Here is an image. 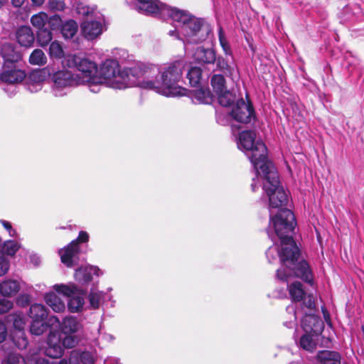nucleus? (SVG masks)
I'll list each match as a JSON object with an SVG mask.
<instances>
[{
    "label": "nucleus",
    "instance_id": "nucleus-1",
    "mask_svg": "<svg viewBox=\"0 0 364 364\" xmlns=\"http://www.w3.org/2000/svg\"><path fill=\"white\" fill-rule=\"evenodd\" d=\"M184 68L185 63L183 60L161 66L141 65L139 86L153 90L166 97L185 95L186 90L178 85Z\"/></svg>",
    "mask_w": 364,
    "mask_h": 364
},
{
    "label": "nucleus",
    "instance_id": "nucleus-2",
    "mask_svg": "<svg viewBox=\"0 0 364 364\" xmlns=\"http://www.w3.org/2000/svg\"><path fill=\"white\" fill-rule=\"evenodd\" d=\"M295 226V217L290 210L282 211L279 215L272 220V228L280 240L281 251L275 245L270 247L267 251V257L269 262H274L279 257L286 267L288 262L293 263L299 257V249L291 235Z\"/></svg>",
    "mask_w": 364,
    "mask_h": 364
},
{
    "label": "nucleus",
    "instance_id": "nucleus-3",
    "mask_svg": "<svg viewBox=\"0 0 364 364\" xmlns=\"http://www.w3.org/2000/svg\"><path fill=\"white\" fill-rule=\"evenodd\" d=\"M141 65L131 68L122 69L119 62L114 59H107L98 68L95 76V89L105 85L114 89H124L139 84Z\"/></svg>",
    "mask_w": 364,
    "mask_h": 364
},
{
    "label": "nucleus",
    "instance_id": "nucleus-4",
    "mask_svg": "<svg viewBox=\"0 0 364 364\" xmlns=\"http://www.w3.org/2000/svg\"><path fill=\"white\" fill-rule=\"evenodd\" d=\"M258 183H262V188L269 198V207L271 215L273 209H279L274 217L270 218L269 229L272 226V220L280 215L282 211L288 210L283 208L287 203V195L284 188L280 186L277 171L272 164H267L261 166V171L256 173V178H253L251 184L252 191H256Z\"/></svg>",
    "mask_w": 364,
    "mask_h": 364
},
{
    "label": "nucleus",
    "instance_id": "nucleus-5",
    "mask_svg": "<svg viewBox=\"0 0 364 364\" xmlns=\"http://www.w3.org/2000/svg\"><path fill=\"white\" fill-rule=\"evenodd\" d=\"M128 4H133L139 12L145 14H159L161 18L172 21L176 29L170 31L168 34L174 36L178 32L183 24L190 19L188 13L171 8L157 0H127Z\"/></svg>",
    "mask_w": 364,
    "mask_h": 364
},
{
    "label": "nucleus",
    "instance_id": "nucleus-6",
    "mask_svg": "<svg viewBox=\"0 0 364 364\" xmlns=\"http://www.w3.org/2000/svg\"><path fill=\"white\" fill-rule=\"evenodd\" d=\"M237 147L242 150L250 159L256 173L261 171V166L267 164H272L267 159V149L260 139H257L256 134L253 131H243L239 134Z\"/></svg>",
    "mask_w": 364,
    "mask_h": 364
},
{
    "label": "nucleus",
    "instance_id": "nucleus-7",
    "mask_svg": "<svg viewBox=\"0 0 364 364\" xmlns=\"http://www.w3.org/2000/svg\"><path fill=\"white\" fill-rule=\"evenodd\" d=\"M67 65L69 67L75 66L78 72L76 79L79 84H86L91 92L97 93L99 89H95V76L97 75L98 67L95 62L86 58H79L76 55L67 57Z\"/></svg>",
    "mask_w": 364,
    "mask_h": 364
},
{
    "label": "nucleus",
    "instance_id": "nucleus-8",
    "mask_svg": "<svg viewBox=\"0 0 364 364\" xmlns=\"http://www.w3.org/2000/svg\"><path fill=\"white\" fill-rule=\"evenodd\" d=\"M63 338L58 331H51L47 340L46 354L52 358H58L63 354V348H73L77 343V338L71 334H65Z\"/></svg>",
    "mask_w": 364,
    "mask_h": 364
},
{
    "label": "nucleus",
    "instance_id": "nucleus-9",
    "mask_svg": "<svg viewBox=\"0 0 364 364\" xmlns=\"http://www.w3.org/2000/svg\"><path fill=\"white\" fill-rule=\"evenodd\" d=\"M53 289L68 298V308L71 313H78L83 310L85 293L75 284H55L53 286Z\"/></svg>",
    "mask_w": 364,
    "mask_h": 364
},
{
    "label": "nucleus",
    "instance_id": "nucleus-10",
    "mask_svg": "<svg viewBox=\"0 0 364 364\" xmlns=\"http://www.w3.org/2000/svg\"><path fill=\"white\" fill-rule=\"evenodd\" d=\"M201 21L191 16L190 19L183 24L176 37L183 40L184 43H198L205 38L201 31Z\"/></svg>",
    "mask_w": 364,
    "mask_h": 364
},
{
    "label": "nucleus",
    "instance_id": "nucleus-11",
    "mask_svg": "<svg viewBox=\"0 0 364 364\" xmlns=\"http://www.w3.org/2000/svg\"><path fill=\"white\" fill-rule=\"evenodd\" d=\"M50 77L53 82L51 90L56 97L65 95L67 89L79 84L76 77L68 70H58L51 73Z\"/></svg>",
    "mask_w": 364,
    "mask_h": 364
},
{
    "label": "nucleus",
    "instance_id": "nucleus-12",
    "mask_svg": "<svg viewBox=\"0 0 364 364\" xmlns=\"http://www.w3.org/2000/svg\"><path fill=\"white\" fill-rule=\"evenodd\" d=\"M81 33L88 41L100 37L107 30L105 20L102 13H96L95 17L85 19L80 25Z\"/></svg>",
    "mask_w": 364,
    "mask_h": 364
},
{
    "label": "nucleus",
    "instance_id": "nucleus-13",
    "mask_svg": "<svg viewBox=\"0 0 364 364\" xmlns=\"http://www.w3.org/2000/svg\"><path fill=\"white\" fill-rule=\"evenodd\" d=\"M296 258H298V257ZM296 260L297 259H296L293 263L288 262V265L286 266V267L279 269L277 272V278L280 280L287 281L289 277L294 274L297 277H300L304 281L310 282L312 277L309 264L304 260L296 264L295 262Z\"/></svg>",
    "mask_w": 364,
    "mask_h": 364
},
{
    "label": "nucleus",
    "instance_id": "nucleus-14",
    "mask_svg": "<svg viewBox=\"0 0 364 364\" xmlns=\"http://www.w3.org/2000/svg\"><path fill=\"white\" fill-rule=\"evenodd\" d=\"M51 76V68L48 66L36 69L29 73L26 78V86L31 92L41 90L43 83Z\"/></svg>",
    "mask_w": 364,
    "mask_h": 364
},
{
    "label": "nucleus",
    "instance_id": "nucleus-15",
    "mask_svg": "<svg viewBox=\"0 0 364 364\" xmlns=\"http://www.w3.org/2000/svg\"><path fill=\"white\" fill-rule=\"evenodd\" d=\"M231 117L237 122L247 124L254 119L253 107L250 103H246L242 99L238 100L231 111Z\"/></svg>",
    "mask_w": 364,
    "mask_h": 364
},
{
    "label": "nucleus",
    "instance_id": "nucleus-16",
    "mask_svg": "<svg viewBox=\"0 0 364 364\" xmlns=\"http://www.w3.org/2000/svg\"><path fill=\"white\" fill-rule=\"evenodd\" d=\"M301 327L307 333L318 335L322 332L324 324L318 316L309 314L302 318Z\"/></svg>",
    "mask_w": 364,
    "mask_h": 364
},
{
    "label": "nucleus",
    "instance_id": "nucleus-17",
    "mask_svg": "<svg viewBox=\"0 0 364 364\" xmlns=\"http://www.w3.org/2000/svg\"><path fill=\"white\" fill-rule=\"evenodd\" d=\"M26 77L25 73L16 68L13 65H5L0 75L2 82L8 84H16L22 82Z\"/></svg>",
    "mask_w": 364,
    "mask_h": 364
},
{
    "label": "nucleus",
    "instance_id": "nucleus-18",
    "mask_svg": "<svg viewBox=\"0 0 364 364\" xmlns=\"http://www.w3.org/2000/svg\"><path fill=\"white\" fill-rule=\"evenodd\" d=\"M79 252L77 240H73L67 247L59 250L61 262L68 267L75 264V258Z\"/></svg>",
    "mask_w": 364,
    "mask_h": 364
},
{
    "label": "nucleus",
    "instance_id": "nucleus-19",
    "mask_svg": "<svg viewBox=\"0 0 364 364\" xmlns=\"http://www.w3.org/2000/svg\"><path fill=\"white\" fill-rule=\"evenodd\" d=\"M101 270L95 266H85L76 269L75 279L82 284H87L92 279V275L99 276L102 274Z\"/></svg>",
    "mask_w": 364,
    "mask_h": 364
},
{
    "label": "nucleus",
    "instance_id": "nucleus-20",
    "mask_svg": "<svg viewBox=\"0 0 364 364\" xmlns=\"http://www.w3.org/2000/svg\"><path fill=\"white\" fill-rule=\"evenodd\" d=\"M189 96L194 103L210 104L213 101V95L210 90L205 87H200L189 92Z\"/></svg>",
    "mask_w": 364,
    "mask_h": 364
},
{
    "label": "nucleus",
    "instance_id": "nucleus-21",
    "mask_svg": "<svg viewBox=\"0 0 364 364\" xmlns=\"http://www.w3.org/2000/svg\"><path fill=\"white\" fill-rule=\"evenodd\" d=\"M193 58L198 63L212 64L216 60V53L213 49L198 47L194 53Z\"/></svg>",
    "mask_w": 364,
    "mask_h": 364
},
{
    "label": "nucleus",
    "instance_id": "nucleus-22",
    "mask_svg": "<svg viewBox=\"0 0 364 364\" xmlns=\"http://www.w3.org/2000/svg\"><path fill=\"white\" fill-rule=\"evenodd\" d=\"M20 288L19 281L6 279L0 283V294L6 297H12L19 291Z\"/></svg>",
    "mask_w": 364,
    "mask_h": 364
},
{
    "label": "nucleus",
    "instance_id": "nucleus-23",
    "mask_svg": "<svg viewBox=\"0 0 364 364\" xmlns=\"http://www.w3.org/2000/svg\"><path fill=\"white\" fill-rule=\"evenodd\" d=\"M60 328L64 334H73L82 328V324L74 316H66L63 318Z\"/></svg>",
    "mask_w": 364,
    "mask_h": 364
},
{
    "label": "nucleus",
    "instance_id": "nucleus-24",
    "mask_svg": "<svg viewBox=\"0 0 364 364\" xmlns=\"http://www.w3.org/2000/svg\"><path fill=\"white\" fill-rule=\"evenodd\" d=\"M16 39L18 43L25 47H29L34 41L33 33L28 26H21L16 31Z\"/></svg>",
    "mask_w": 364,
    "mask_h": 364
},
{
    "label": "nucleus",
    "instance_id": "nucleus-25",
    "mask_svg": "<svg viewBox=\"0 0 364 364\" xmlns=\"http://www.w3.org/2000/svg\"><path fill=\"white\" fill-rule=\"evenodd\" d=\"M1 55L5 60V65H13L21 59V53L15 50L10 44H5L1 48Z\"/></svg>",
    "mask_w": 364,
    "mask_h": 364
},
{
    "label": "nucleus",
    "instance_id": "nucleus-26",
    "mask_svg": "<svg viewBox=\"0 0 364 364\" xmlns=\"http://www.w3.org/2000/svg\"><path fill=\"white\" fill-rule=\"evenodd\" d=\"M46 304L56 313L63 312L65 309L64 301L54 292H50L45 295Z\"/></svg>",
    "mask_w": 364,
    "mask_h": 364
},
{
    "label": "nucleus",
    "instance_id": "nucleus-27",
    "mask_svg": "<svg viewBox=\"0 0 364 364\" xmlns=\"http://www.w3.org/2000/svg\"><path fill=\"white\" fill-rule=\"evenodd\" d=\"M317 357L321 364H341L340 355L334 351L323 350Z\"/></svg>",
    "mask_w": 364,
    "mask_h": 364
},
{
    "label": "nucleus",
    "instance_id": "nucleus-28",
    "mask_svg": "<svg viewBox=\"0 0 364 364\" xmlns=\"http://www.w3.org/2000/svg\"><path fill=\"white\" fill-rule=\"evenodd\" d=\"M289 295L294 301H301L305 296L303 285L300 282H294L288 286Z\"/></svg>",
    "mask_w": 364,
    "mask_h": 364
},
{
    "label": "nucleus",
    "instance_id": "nucleus-29",
    "mask_svg": "<svg viewBox=\"0 0 364 364\" xmlns=\"http://www.w3.org/2000/svg\"><path fill=\"white\" fill-rule=\"evenodd\" d=\"M7 321L12 323L14 331H23L26 325V317L21 313L16 312L8 315Z\"/></svg>",
    "mask_w": 364,
    "mask_h": 364
},
{
    "label": "nucleus",
    "instance_id": "nucleus-30",
    "mask_svg": "<svg viewBox=\"0 0 364 364\" xmlns=\"http://www.w3.org/2000/svg\"><path fill=\"white\" fill-rule=\"evenodd\" d=\"M29 316L31 320H46L48 311L43 305L35 304L30 307Z\"/></svg>",
    "mask_w": 364,
    "mask_h": 364
},
{
    "label": "nucleus",
    "instance_id": "nucleus-31",
    "mask_svg": "<svg viewBox=\"0 0 364 364\" xmlns=\"http://www.w3.org/2000/svg\"><path fill=\"white\" fill-rule=\"evenodd\" d=\"M77 30L78 26L73 20L66 21L61 27V33L65 38H72Z\"/></svg>",
    "mask_w": 364,
    "mask_h": 364
},
{
    "label": "nucleus",
    "instance_id": "nucleus-32",
    "mask_svg": "<svg viewBox=\"0 0 364 364\" xmlns=\"http://www.w3.org/2000/svg\"><path fill=\"white\" fill-rule=\"evenodd\" d=\"M75 10L77 14L86 17V19H90L95 17L96 13H101L96 7H90L83 3H77L75 6Z\"/></svg>",
    "mask_w": 364,
    "mask_h": 364
},
{
    "label": "nucleus",
    "instance_id": "nucleus-33",
    "mask_svg": "<svg viewBox=\"0 0 364 364\" xmlns=\"http://www.w3.org/2000/svg\"><path fill=\"white\" fill-rule=\"evenodd\" d=\"M29 63L33 65L43 66L47 63V57L41 49H35L29 57Z\"/></svg>",
    "mask_w": 364,
    "mask_h": 364
},
{
    "label": "nucleus",
    "instance_id": "nucleus-34",
    "mask_svg": "<svg viewBox=\"0 0 364 364\" xmlns=\"http://www.w3.org/2000/svg\"><path fill=\"white\" fill-rule=\"evenodd\" d=\"M12 340L16 346L21 350L25 349L28 344L24 331H14Z\"/></svg>",
    "mask_w": 364,
    "mask_h": 364
},
{
    "label": "nucleus",
    "instance_id": "nucleus-35",
    "mask_svg": "<svg viewBox=\"0 0 364 364\" xmlns=\"http://www.w3.org/2000/svg\"><path fill=\"white\" fill-rule=\"evenodd\" d=\"M47 21L48 15L44 12H40L31 18V24L38 30L46 28Z\"/></svg>",
    "mask_w": 364,
    "mask_h": 364
},
{
    "label": "nucleus",
    "instance_id": "nucleus-36",
    "mask_svg": "<svg viewBox=\"0 0 364 364\" xmlns=\"http://www.w3.org/2000/svg\"><path fill=\"white\" fill-rule=\"evenodd\" d=\"M48 325L45 320H31L30 331L31 334L36 336L42 335L46 331Z\"/></svg>",
    "mask_w": 364,
    "mask_h": 364
},
{
    "label": "nucleus",
    "instance_id": "nucleus-37",
    "mask_svg": "<svg viewBox=\"0 0 364 364\" xmlns=\"http://www.w3.org/2000/svg\"><path fill=\"white\" fill-rule=\"evenodd\" d=\"M201 74V69L198 67H193L188 70L187 77L191 86L195 87L200 84Z\"/></svg>",
    "mask_w": 364,
    "mask_h": 364
},
{
    "label": "nucleus",
    "instance_id": "nucleus-38",
    "mask_svg": "<svg viewBox=\"0 0 364 364\" xmlns=\"http://www.w3.org/2000/svg\"><path fill=\"white\" fill-rule=\"evenodd\" d=\"M216 65L218 70L223 71L226 75H231L234 71V67L230 64L228 59L223 57L216 58Z\"/></svg>",
    "mask_w": 364,
    "mask_h": 364
},
{
    "label": "nucleus",
    "instance_id": "nucleus-39",
    "mask_svg": "<svg viewBox=\"0 0 364 364\" xmlns=\"http://www.w3.org/2000/svg\"><path fill=\"white\" fill-rule=\"evenodd\" d=\"M21 244L15 240H7L3 245V252L7 255L14 256L20 249Z\"/></svg>",
    "mask_w": 364,
    "mask_h": 364
},
{
    "label": "nucleus",
    "instance_id": "nucleus-40",
    "mask_svg": "<svg viewBox=\"0 0 364 364\" xmlns=\"http://www.w3.org/2000/svg\"><path fill=\"white\" fill-rule=\"evenodd\" d=\"M103 299V294L95 289H92L89 294V301L92 309H97Z\"/></svg>",
    "mask_w": 364,
    "mask_h": 364
},
{
    "label": "nucleus",
    "instance_id": "nucleus-41",
    "mask_svg": "<svg viewBox=\"0 0 364 364\" xmlns=\"http://www.w3.org/2000/svg\"><path fill=\"white\" fill-rule=\"evenodd\" d=\"M219 103L224 107L230 105L235 100V96L230 92L224 90L217 94Z\"/></svg>",
    "mask_w": 364,
    "mask_h": 364
},
{
    "label": "nucleus",
    "instance_id": "nucleus-42",
    "mask_svg": "<svg viewBox=\"0 0 364 364\" xmlns=\"http://www.w3.org/2000/svg\"><path fill=\"white\" fill-rule=\"evenodd\" d=\"M220 45L226 56H230L232 58V52L230 46L225 36L222 28H219L218 32Z\"/></svg>",
    "mask_w": 364,
    "mask_h": 364
},
{
    "label": "nucleus",
    "instance_id": "nucleus-43",
    "mask_svg": "<svg viewBox=\"0 0 364 364\" xmlns=\"http://www.w3.org/2000/svg\"><path fill=\"white\" fill-rule=\"evenodd\" d=\"M287 314L289 316L288 320L284 321V324L287 328H293L296 324V307L291 304L287 307Z\"/></svg>",
    "mask_w": 364,
    "mask_h": 364
},
{
    "label": "nucleus",
    "instance_id": "nucleus-44",
    "mask_svg": "<svg viewBox=\"0 0 364 364\" xmlns=\"http://www.w3.org/2000/svg\"><path fill=\"white\" fill-rule=\"evenodd\" d=\"M49 55L50 58L60 59L63 57L64 51L62 46L58 41H53L49 47Z\"/></svg>",
    "mask_w": 364,
    "mask_h": 364
},
{
    "label": "nucleus",
    "instance_id": "nucleus-45",
    "mask_svg": "<svg viewBox=\"0 0 364 364\" xmlns=\"http://www.w3.org/2000/svg\"><path fill=\"white\" fill-rule=\"evenodd\" d=\"M211 83L216 95L225 90V78L222 75H213Z\"/></svg>",
    "mask_w": 364,
    "mask_h": 364
},
{
    "label": "nucleus",
    "instance_id": "nucleus-46",
    "mask_svg": "<svg viewBox=\"0 0 364 364\" xmlns=\"http://www.w3.org/2000/svg\"><path fill=\"white\" fill-rule=\"evenodd\" d=\"M313 335L312 333H306V334L301 336L300 346L303 349L312 351L315 348L316 344L311 338Z\"/></svg>",
    "mask_w": 364,
    "mask_h": 364
},
{
    "label": "nucleus",
    "instance_id": "nucleus-47",
    "mask_svg": "<svg viewBox=\"0 0 364 364\" xmlns=\"http://www.w3.org/2000/svg\"><path fill=\"white\" fill-rule=\"evenodd\" d=\"M52 33L48 28L38 30V41L41 46H46L52 40Z\"/></svg>",
    "mask_w": 364,
    "mask_h": 364
},
{
    "label": "nucleus",
    "instance_id": "nucleus-48",
    "mask_svg": "<svg viewBox=\"0 0 364 364\" xmlns=\"http://www.w3.org/2000/svg\"><path fill=\"white\" fill-rule=\"evenodd\" d=\"M3 364H26L24 358L17 353H11Z\"/></svg>",
    "mask_w": 364,
    "mask_h": 364
},
{
    "label": "nucleus",
    "instance_id": "nucleus-49",
    "mask_svg": "<svg viewBox=\"0 0 364 364\" xmlns=\"http://www.w3.org/2000/svg\"><path fill=\"white\" fill-rule=\"evenodd\" d=\"M61 18L58 15H54L50 18L48 17L47 26L48 29L55 30L58 28L60 26L62 27L61 25Z\"/></svg>",
    "mask_w": 364,
    "mask_h": 364
},
{
    "label": "nucleus",
    "instance_id": "nucleus-50",
    "mask_svg": "<svg viewBox=\"0 0 364 364\" xmlns=\"http://www.w3.org/2000/svg\"><path fill=\"white\" fill-rule=\"evenodd\" d=\"M48 6L53 11H63L65 5L62 0H49Z\"/></svg>",
    "mask_w": 364,
    "mask_h": 364
},
{
    "label": "nucleus",
    "instance_id": "nucleus-51",
    "mask_svg": "<svg viewBox=\"0 0 364 364\" xmlns=\"http://www.w3.org/2000/svg\"><path fill=\"white\" fill-rule=\"evenodd\" d=\"M80 359L82 364H94L95 358L90 352L80 353Z\"/></svg>",
    "mask_w": 364,
    "mask_h": 364
},
{
    "label": "nucleus",
    "instance_id": "nucleus-52",
    "mask_svg": "<svg viewBox=\"0 0 364 364\" xmlns=\"http://www.w3.org/2000/svg\"><path fill=\"white\" fill-rule=\"evenodd\" d=\"M0 223L4 226V228L8 231L10 237H18V233H17L16 230L12 228V225L9 222L1 220Z\"/></svg>",
    "mask_w": 364,
    "mask_h": 364
},
{
    "label": "nucleus",
    "instance_id": "nucleus-53",
    "mask_svg": "<svg viewBox=\"0 0 364 364\" xmlns=\"http://www.w3.org/2000/svg\"><path fill=\"white\" fill-rule=\"evenodd\" d=\"M13 306V303L5 299H0V314L5 313L11 309Z\"/></svg>",
    "mask_w": 364,
    "mask_h": 364
},
{
    "label": "nucleus",
    "instance_id": "nucleus-54",
    "mask_svg": "<svg viewBox=\"0 0 364 364\" xmlns=\"http://www.w3.org/2000/svg\"><path fill=\"white\" fill-rule=\"evenodd\" d=\"M80 352L78 350H73L70 353L69 363L70 364H81Z\"/></svg>",
    "mask_w": 364,
    "mask_h": 364
},
{
    "label": "nucleus",
    "instance_id": "nucleus-55",
    "mask_svg": "<svg viewBox=\"0 0 364 364\" xmlns=\"http://www.w3.org/2000/svg\"><path fill=\"white\" fill-rule=\"evenodd\" d=\"M46 323L48 325V327H54V326H60L61 323L60 322L59 318L55 316H50Z\"/></svg>",
    "mask_w": 364,
    "mask_h": 364
},
{
    "label": "nucleus",
    "instance_id": "nucleus-56",
    "mask_svg": "<svg viewBox=\"0 0 364 364\" xmlns=\"http://www.w3.org/2000/svg\"><path fill=\"white\" fill-rule=\"evenodd\" d=\"M304 304L309 309L312 310L315 307V299L312 295H308L307 297L304 298Z\"/></svg>",
    "mask_w": 364,
    "mask_h": 364
},
{
    "label": "nucleus",
    "instance_id": "nucleus-57",
    "mask_svg": "<svg viewBox=\"0 0 364 364\" xmlns=\"http://www.w3.org/2000/svg\"><path fill=\"white\" fill-rule=\"evenodd\" d=\"M75 240H77V245L79 246L80 242H87L89 240V235L87 232L80 231Z\"/></svg>",
    "mask_w": 364,
    "mask_h": 364
},
{
    "label": "nucleus",
    "instance_id": "nucleus-58",
    "mask_svg": "<svg viewBox=\"0 0 364 364\" xmlns=\"http://www.w3.org/2000/svg\"><path fill=\"white\" fill-rule=\"evenodd\" d=\"M7 336V329L5 324L0 321V343H2Z\"/></svg>",
    "mask_w": 364,
    "mask_h": 364
},
{
    "label": "nucleus",
    "instance_id": "nucleus-59",
    "mask_svg": "<svg viewBox=\"0 0 364 364\" xmlns=\"http://www.w3.org/2000/svg\"><path fill=\"white\" fill-rule=\"evenodd\" d=\"M24 1L25 0H11L13 6L16 8L21 7L23 4Z\"/></svg>",
    "mask_w": 364,
    "mask_h": 364
},
{
    "label": "nucleus",
    "instance_id": "nucleus-60",
    "mask_svg": "<svg viewBox=\"0 0 364 364\" xmlns=\"http://www.w3.org/2000/svg\"><path fill=\"white\" fill-rule=\"evenodd\" d=\"M34 364H50L46 359L39 358H37Z\"/></svg>",
    "mask_w": 364,
    "mask_h": 364
},
{
    "label": "nucleus",
    "instance_id": "nucleus-61",
    "mask_svg": "<svg viewBox=\"0 0 364 364\" xmlns=\"http://www.w3.org/2000/svg\"><path fill=\"white\" fill-rule=\"evenodd\" d=\"M32 1V3L36 5V6H41L43 3H44V1L45 0H31Z\"/></svg>",
    "mask_w": 364,
    "mask_h": 364
},
{
    "label": "nucleus",
    "instance_id": "nucleus-62",
    "mask_svg": "<svg viewBox=\"0 0 364 364\" xmlns=\"http://www.w3.org/2000/svg\"><path fill=\"white\" fill-rule=\"evenodd\" d=\"M7 2V0H0V8Z\"/></svg>",
    "mask_w": 364,
    "mask_h": 364
},
{
    "label": "nucleus",
    "instance_id": "nucleus-63",
    "mask_svg": "<svg viewBox=\"0 0 364 364\" xmlns=\"http://www.w3.org/2000/svg\"><path fill=\"white\" fill-rule=\"evenodd\" d=\"M58 364H68L65 360H61Z\"/></svg>",
    "mask_w": 364,
    "mask_h": 364
},
{
    "label": "nucleus",
    "instance_id": "nucleus-64",
    "mask_svg": "<svg viewBox=\"0 0 364 364\" xmlns=\"http://www.w3.org/2000/svg\"><path fill=\"white\" fill-rule=\"evenodd\" d=\"M106 339H107V340H112V339H113V337H112V336L109 335V336H106Z\"/></svg>",
    "mask_w": 364,
    "mask_h": 364
}]
</instances>
